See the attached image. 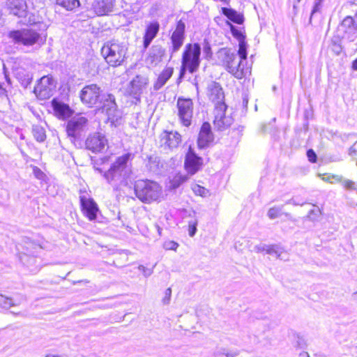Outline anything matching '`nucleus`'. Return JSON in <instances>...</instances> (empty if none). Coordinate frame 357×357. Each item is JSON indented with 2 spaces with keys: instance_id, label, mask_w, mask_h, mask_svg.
<instances>
[{
  "instance_id": "1",
  "label": "nucleus",
  "mask_w": 357,
  "mask_h": 357,
  "mask_svg": "<svg viewBox=\"0 0 357 357\" xmlns=\"http://www.w3.org/2000/svg\"><path fill=\"white\" fill-rule=\"evenodd\" d=\"M79 97L86 107L96 108L98 112L107 116L106 123L117 128L122 124V112L119 109L115 96L105 92L97 84L85 85L79 91Z\"/></svg>"
},
{
  "instance_id": "2",
  "label": "nucleus",
  "mask_w": 357,
  "mask_h": 357,
  "mask_svg": "<svg viewBox=\"0 0 357 357\" xmlns=\"http://www.w3.org/2000/svg\"><path fill=\"white\" fill-rule=\"evenodd\" d=\"M4 10L8 15L20 19L19 24L26 26H37L39 30H46L47 26L40 21L38 16L28 10L26 0H6Z\"/></svg>"
},
{
  "instance_id": "3",
  "label": "nucleus",
  "mask_w": 357,
  "mask_h": 357,
  "mask_svg": "<svg viewBox=\"0 0 357 357\" xmlns=\"http://www.w3.org/2000/svg\"><path fill=\"white\" fill-rule=\"evenodd\" d=\"M30 27L10 30L8 31L6 36L10 43L17 47H41L46 42L47 34L43 35Z\"/></svg>"
},
{
  "instance_id": "4",
  "label": "nucleus",
  "mask_w": 357,
  "mask_h": 357,
  "mask_svg": "<svg viewBox=\"0 0 357 357\" xmlns=\"http://www.w3.org/2000/svg\"><path fill=\"white\" fill-rule=\"evenodd\" d=\"M89 120L86 117L77 114L65 124L66 132L71 143L77 148L84 146V137L87 128Z\"/></svg>"
},
{
  "instance_id": "5",
  "label": "nucleus",
  "mask_w": 357,
  "mask_h": 357,
  "mask_svg": "<svg viewBox=\"0 0 357 357\" xmlns=\"http://www.w3.org/2000/svg\"><path fill=\"white\" fill-rule=\"evenodd\" d=\"M135 196L143 203L150 204L159 201L162 195V187L155 181L146 179L135 182Z\"/></svg>"
},
{
  "instance_id": "6",
  "label": "nucleus",
  "mask_w": 357,
  "mask_h": 357,
  "mask_svg": "<svg viewBox=\"0 0 357 357\" xmlns=\"http://www.w3.org/2000/svg\"><path fill=\"white\" fill-rule=\"evenodd\" d=\"M128 47L124 43L109 40L104 43L100 52L105 61L111 66H119L126 59Z\"/></svg>"
},
{
  "instance_id": "7",
  "label": "nucleus",
  "mask_w": 357,
  "mask_h": 357,
  "mask_svg": "<svg viewBox=\"0 0 357 357\" xmlns=\"http://www.w3.org/2000/svg\"><path fill=\"white\" fill-rule=\"evenodd\" d=\"M202 47L199 43L185 45L182 54L181 63L186 66L190 73H195L201 62Z\"/></svg>"
},
{
  "instance_id": "8",
  "label": "nucleus",
  "mask_w": 357,
  "mask_h": 357,
  "mask_svg": "<svg viewBox=\"0 0 357 357\" xmlns=\"http://www.w3.org/2000/svg\"><path fill=\"white\" fill-rule=\"evenodd\" d=\"M42 247L34 242H26L23 248V251L19 253L18 258L22 264L31 271H38V255L40 252Z\"/></svg>"
},
{
  "instance_id": "9",
  "label": "nucleus",
  "mask_w": 357,
  "mask_h": 357,
  "mask_svg": "<svg viewBox=\"0 0 357 357\" xmlns=\"http://www.w3.org/2000/svg\"><path fill=\"white\" fill-rule=\"evenodd\" d=\"M218 54L220 58H222V61L225 64L227 70L236 78L241 79L243 76V68H241L242 61L239 59L238 62L236 63L237 59L236 50L221 48Z\"/></svg>"
},
{
  "instance_id": "10",
  "label": "nucleus",
  "mask_w": 357,
  "mask_h": 357,
  "mask_svg": "<svg viewBox=\"0 0 357 357\" xmlns=\"http://www.w3.org/2000/svg\"><path fill=\"white\" fill-rule=\"evenodd\" d=\"M56 84V80L52 75H44L37 80L33 92L38 100H47L54 95Z\"/></svg>"
},
{
  "instance_id": "11",
  "label": "nucleus",
  "mask_w": 357,
  "mask_h": 357,
  "mask_svg": "<svg viewBox=\"0 0 357 357\" xmlns=\"http://www.w3.org/2000/svg\"><path fill=\"white\" fill-rule=\"evenodd\" d=\"M133 157L134 155L131 153H126L117 157L111 164L109 169L104 172V178L107 182L111 183L112 181L119 179Z\"/></svg>"
},
{
  "instance_id": "12",
  "label": "nucleus",
  "mask_w": 357,
  "mask_h": 357,
  "mask_svg": "<svg viewBox=\"0 0 357 357\" xmlns=\"http://www.w3.org/2000/svg\"><path fill=\"white\" fill-rule=\"evenodd\" d=\"M185 39V23L183 19L176 22V28L169 37V46L168 52L169 60L177 53L183 45Z\"/></svg>"
},
{
  "instance_id": "13",
  "label": "nucleus",
  "mask_w": 357,
  "mask_h": 357,
  "mask_svg": "<svg viewBox=\"0 0 357 357\" xmlns=\"http://www.w3.org/2000/svg\"><path fill=\"white\" fill-rule=\"evenodd\" d=\"M335 35L354 42L357 38V22L351 16L345 17L337 26Z\"/></svg>"
},
{
  "instance_id": "14",
  "label": "nucleus",
  "mask_w": 357,
  "mask_h": 357,
  "mask_svg": "<svg viewBox=\"0 0 357 357\" xmlns=\"http://www.w3.org/2000/svg\"><path fill=\"white\" fill-rule=\"evenodd\" d=\"M79 204L82 213L89 221L102 222V215L97 203L92 197L79 196Z\"/></svg>"
},
{
  "instance_id": "15",
  "label": "nucleus",
  "mask_w": 357,
  "mask_h": 357,
  "mask_svg": "<svg viewBox=\"0 0 357 357\" xmlns=\"http://www.w3.org/2000/svg\"><path fill=\"white\" fill-rule=\"evenodd\" d=\"M149 84V78L146 75H137L129 82L126 93L135 100V104L141 101V95Z\"/></svg>"
},
{
  "instance_id": "16",
  "label": "nucleus",
  "mask_w": 357,
  "mask_h": 357,
  "mask_svg": "<svg viewBox=\"0 0 357 357\" xmlns=\"http://www.w3.org/2000/svg\"><path fill=\"white\" fill-rule=\"evenodd\" d=\"M207 95L209 99L215 104V111H225L227 105L225 102V93L220 84L212 81L207 86Z\"/></svg>"
},
{
  "instance_id": "17",
  "label": "nucleus",
  "mask_w": 357,
  "mask_h": 357,
  "mask_svg": "<svg viewBox=\"0 0 357 357\" xmlns=\"http://www.w3.org/2000/svg\"><path fill=\"white\" fill-rule=\"evenodd\" d=\"M204 165L202 157L197 154L192 145H190L185 155L184 168L191 175L201 170Z\"/></svg>"
},
{
  "instance_id": "18",
  "label": "nucleus",
  "mask_w": 357,
  "mask_h": 357,
  "mask_svg": "<svg viewBox=\"0 0 357 357\" xmlns=\"http://www.w3.org/2000/svg\"><path fill=\"white\" fill-rule=\"evenodd\" d=\"M178 116L183 126L189 127L191 125L193 102L190 98L179 97L177 100Z\"/></svg>"
},
{
  "instance_id": "19",
  "label": "nucleus",
  "mask_w": 357,
  "mask_h": 357,
  "mask_svg": "<svg viewBox=\"0 0 357 357\" xmlns=\"http://www.w3.org/2000/svg\"><path fill=\"white\" fill-rule=\"evenodd\" d=\"M53 114L59 120L68 121L75 113V110L68 104L57 98H54L50 102Z\"/></svg>"
},
{
  "instance_id": "20",
  "label": "nucleus",
  "mask_w": 357,
  "mask_h": 357,
  "mask_svg": "<svg viewBox=\"0 0 357 357\" xmlns=\"http://www.w3.org/2000/svg\"><path fill=\"white\" fill-rule=\"evenodd\" d=\"M215 139L211 126L208 121H204L200 127L197 139L199 150H205L212 146Z\"/></svg>"
},
{
  "instance_id": "21",
  "label": "nucleus",
  "mask_w": 357,
  "mask_h": 357,
  "mask_svg": "<svg viewBox=\"0 0 357 357\" xmlns=\"http://www.w3.org/2000/svg\"><path fill=\"white\" fill-rule=\"evenodd\" d=\"M105 135L100 132H94L89 135L84 142V146L93 153H99L103 151L107 144Z\"/></svg>"
},
{
  "instance_id": "22",
  "label": "nucleus",
  "mask_w": 357,
  "mask_h": 357,
  "mask_svg": "<svg viewBox=\"0 0 357 357\" xmlns=\"http://www.w3.org/2000/svg\"><path fill=\"white\" fill-rule=\"evenodd\" d=\"M159 31L160 24L156 20L152 21L146 25L143 36L142 52L148 49L153 39L157 36Z\"/></svg>"
},
{
  "instance_id": "23",
  "label": "nucleus",
  "mask_w": 357,
  "mask_h": 357,
  "mask_svg": "<svg viewBox=\"0 0 357 357\" xmlns=\"http://www.w3.org/2000/svg\"><path fill=\"white\" fill-rule=\"evenodd\" d=\"M166 54V49L161 45H153L149 50L146 56V63L152 66H156L160 62Z\"/></svg>"
},
{
  "instance_id": "24",
  "label": "nucleus",
  "mask_w": 357,
  "mask_h": 357,
  "mask_svg": "<svg viewBox=\"0 0 357 357\" xmlns=\"http://www.w3.org/2000/svg\"><path fill=\"white\" fill-rule=\"evenodd\" d=\"M115 0H94L92 8L98 16L107 15L113 11Z\"/></svg>"
},
{
  "instance_id": "25",
  "label": "nucleus",
  "mask_w": 357,
  "mask_h": 357,
  "mask_svg": "<svg viewBox=\"0 0 357 357\" xmlns=\"http://www.w3.org/2000/svg\"><path fill=\"white\" fill-rule=\"evenodd\" d=\"M161 142L167 145L169 149L177 148L181 142V135L177 131L164 130L160 135Z\"/></svg>"
},
{
  "instance_id": "26",
  "label": "nucleus",
  "mask_w": 357,
  "mask_h": 357,
  "mask_svg": "<svg viewBox=\"0 0 357 357\" xmlns=\"http://www.w3.org/2000/svg\"><path fill=\"white\" fill-rule=\"evenodd\" d=\"M225 111H215L216 114L213 124L218 131H223L227 129L233 123L234 120L231 116H227Z\"/></svg>"
},
{
  "instance_id": "27",
  "label": "nucleus",
  "mask_w": 357,
  "mask_h": 357,
  "mask_svg": "<svg viewBox=\"0 0 357 357\" xmlns=\"http://www.w3.org/2000/svg\"><path fill=\"white\" fill-rule=\"evenodd\" d=\"M221 13L225 16L229 22L238 25H243L245 22V17L242 13L238 12L232 8H221Z\"/></svg>"
},
{
  "instance_id": "28",
  "label": "nucleus",
  "mask_w": 357,
  "mask_h": 357,
  "mask_svg": "<svg viewBox=\"0 0 357 357\" xmlns=\"http://www.w3.org/2000/svg\"><path fill=\"white\" fill-rule=\"evenodd\" d=\"M14 75L24 89H28L33 81V74L24 68H17Z\"/></svg>"
},
{
  "instance_id": "29",
  "label": "nucleus",
  "mask_w": 357,
  "mask_h": 357,
  "mask_svg": "<svg viewBox=\"0 0 357 357\" xmlns=\"http://www.w3.org/2000/svg\"><path fill=\"white\" fill-rule=\"evenodd\" d=\"M25 300L23 296L8 297L0 294V308L8 310L11 307L20 305Z\"/></svg>"
},
{
  "instance_id": "30",
  "label": "nucleus",
  "mask_w": 357,
  "mask_h": 357,
  "mask_svg": "<svg viewBox=\"0 0 357 357\" xmlns=\"http://www.w3.org/2000/svg\"><path fill=\"white\" fill-rule=\"evenodd\" d=\"M174 68H165L160 74L158 75L156 81L153 84L154 91L160 90L171 78L173 75Z\"/></svg>"
},
{
  "instance_id": "31",
  "label": "nucleus",
  "mask_w": 357,
  "mask_h": 357,
  "mask_svg": "<svg viewBox=\"0 0 357 357\" xmlns=\"http://www.w3.org/2000/svg\"><path fill=\"white\" fill-rule=\"evenodd\" d=\"M324 0H314L312 8L310 12L307 25L313 26V22L318 23L321 19V9Z\"/></svg>"
},
{
  "instance_id": "32",
  "label": "nucleus",
  "mask_w": 357,
  "mask_h": 357,
  "mask_svg": "<svg viewBox=\"0 0 357 357\" xmlns=\"http://www.w3.org/2000/svg\"><path fill=\"white\" fill-rule=\"evenodd\" d=\"M226 24L229 27L230 33L232 36L236 39L238 42L246 40V34L244 26H237L229 21L226 22Z\"/></svg>"
},
{
  "instance_id": "33",
  "label": "nucleus",
  "mask_w": 357,
  "mask_h": 357,
  "mask_svg": "<svg viewBox=\"0 0 357 357\" xmlns=\"http://www.w3.org/2000/svg\"><path fill=\"white\" fill-rule=\"evenodd\" d=\"M343 39L340 38V36L333 35L331 39L328 48L330 51L335 56H340L343 52V46L342 41Z\"/></svg>"
},
{
  "instance_id": "34",
  "label": "nucleus",
  "mask_w": 357,
  "mask_h": 357,
  "mask_svg": "<svg viewBox=\"0 0 357 357\" xmlns=\"http://www.w3.org/2000/svg\"><path fill=\"white\" fill-rule=\"evenodd\" d=\"M284 205L274 206L269 208L267 213L268 217L271 220H274L279 218L282 214H284L288 219L291 218V215L289 213H282Z\"/></svg>"
},
{
  "instance_id": "35",
  "label": "nucleus",
  "mask_w": 357,
  "mask_h": 357,
  "mask_svg": "<svg viewBox=\"0 0 357 357\" xmlns=\"http://www.w3.org/2000/svg\"><path fill=\"white\" fill-rule=\"evenodd\" d=\"M32 134L34 139L40 143L44 142L47 137L45 128L40 125H33L32 126Z\"/></svg>"
},
{
  "instance_id": "36",
  "label": "nucleus",
  "mask_w": 357,
  "mask_h": 357,
  "mask_svg": "<svg viewBox=\"0 0 357 357\" xmlns=\"http://www.w3.org/2000/svg\"><path fill=\"white\" fill-rule=\"evenodd\" d=\"M285 253L284 248L280 244L268 245V255L275 256L278 259H283L282 255Z\"/></svg>"
},
{
  "instance_id": "37",
  "label": "nucleus",
  "mask_w": 357,
  "mask_h": 357,
  "mask_svg": "<svg viewBox=\"0 0 357 357\" xmlns=\"http://www.w3.org/2000/svg\"><path fill=\"white\" fill-rule=\"evenodd\" d=\"M56 4L70 11L79 8L81 5L79 0H56Z\"/></svg>"
},
{
  "instance_id": "38",
  "label": "nucleus",
  "mask_w": 357,
  "mask_h": 357,
  "mask_svg": "<svg viewBox=\"0 0 357 357\" xmlns=\"http://www.w3.org/2000/svg\"><path fill=\"white\" fill-rule=\"evenodd\" d=\"M248 45L245 40L238 42V50L236 52L238 56L239 59L243 62V60L247 59L248 56Z\"/></svg>"
},
{
  "instance_id": "39",
  "label": "nucleus",
  "mask_w": 357,
  "mask_h": 357,
  "mask_svg": "<svg viewBox=\"0 0 357 357\" xmlns=\"http://www.w3.org/2000/svg\"><path fill=\"white\" fill-rule=\"evenodd\" d=\"M203 54L206 60H210L213 56V52L211 49V43L207 38H204L203 43Z\"/></svg>"
},
{
  "instance_id": "40",
  "label": "nucleus",
  "mask_w": 357,
  "mask_h": 357,
  "mask_svg": "<svg viewBox=\"0 0 357 357\" xmlns=\"http://www.w3.org/2000/svg\"><path fill=\"white\" fill-rule=\"evenodd\" d=\"M313 115V111L311 107L305 109L303 114V130L307 132L309 130V119Z\"/></svg>"
},
{
  "instance_id": "41",
  "label": "nucleus",
  "mask_w": 357,
  "mask_h": 357,
  "mask_svg": "<svg viewBox=\"0 0 357 357\" xmlns=\"http://www.w3.org/2000/svg\"><path fill=\"white\" fill-rule=\"evenodd\" d=\"M198 225V220L197 218H195L194 220H190L188 221V235L190 237H193L197 231V227Z\"/></svg>"
},
{
  "instance_id": "42",
  "label": "nucleus",
  "mask_w": 357,
  "mask_h": 357,
  "mask_svg": "<svg viewBox=\"0 0 357 357\" xmlns=\"http://www.w3.org/2000/svg\"><path fill=\"white\" fill-rule=\"evenodd\" d=\"M243 126H239L237 128H234L229 132L231 137L235 138L236 142H238L240 140V138L243 135L242 132L243 131Z\"/></svg>"
},
{
  "instance_id": "43",
  "label": "nucleus",
  "mask_w": 357,
  "mask_h": 357,
  "mask_svg": "<svg viewBox=\"0 0 357 357\" xmlns=\"http://www.w3.org/2000/svg\"><path fill=\"white\" fill-rule=\"evenodd\" d=\"M306 155L310 162L316 163L317 162V155L312 149H309L308 150H307Z\"/></svg>"
},
{
  "instance_id": "44",
  "label": "nucleus",
  "mask_w": 357,
  "mask_h": 357,
  "mask_svg": "<svg viewBox=\"0 0 357 357\" xmlns=\"http://www.w3.org/2000/svg\"><path fill=\"white\" fill-rule=\"evenodd\" d=\"M321 215V211L319 209H311L307 215V218L311 221H317L318 220V218Z\"/></svg>"
},
{
  "instance_id": "45",
  "label": "nucleus",
  "mask_w": 357,
  "mask_h": 357,
  "mask_svg": "<svg viewBox=\"0 0 357 357\" xmlns=\"http://www.w3.org/2000/svg\"><path fill=\"white\" fill-rule=\"evenodd\" d=\"M218 355H222V357H235L238 355V352L234 351L231 353H227L225 349L221 348L216 351L215 357H217Z\"/></svg>"
},
{
  "instance_id": "46",
  "label": "nucleus",
  "mask_w": 357,
  "mask_h": 357,
  "mask_svg": "<svg viewBox=\"0 0 357 357\" xmlns=\"http://www.w3.org/2000/svg\"><path fill=\"white\" fill-rule=\"evenodd\" d=\"M178 243L174 241H167L163 243L164 249L167 250H176Z\"/></svg>"
},
{
  "instance_id": "47",
  "label": "nucleus",
  "mask_w": 357,
  "mask_h": 357,
  "mask_svg": "<svg viewBox=\"0 0 357 357\" xmlns=\"http://www.w3.org/2000/svg\"><path fill=\"white\" fill-rule=\"evenodd\" d=\"M342 184L347 190H357V183H356L355 182H354L351 180L345 179L342 182Z\"/></svg>"
},
{
  "instance_id": "48",
  "label": "nucleus",
  "mask_w": 357,
  "mask_h": 357,
  "mask_svg": "<svg viewBox=\"0 0 357 357\" xmlns=\"http://www.w3.org/2000/svg\"><path fill=\"white\" fill-rule=\"evenodd\" d=\"M33 173L35 177L40 180H43L46 176L45 174L38 167L35 166L33 168Z\"/></svg>"
},
{
  "instance_id": "49",
  "label": "nucleus",
  "mask_w": 357,
  "mask_h": 357,
  "mask_svg": "<svg viewBox=\"0 0 357 357\" xmlns=\"http://www.w3.org/2000/svg\"><path fill=\"white\" fill-rule=\"evenodd\" d=\"M147 159L149 164L155 165L158 168L160 162V157L152 155L147 156Z\"/></svg>"
},
{
  "instance_id": "50",
  "label": "nucleus",
  "mask_w": 357,
  "mask_h": 357,
  "mask_svg": "<svg viewBox=\"0 0 357 357\" xmlns=\"http://www.w3.org/2000/svg\"><path fill=\"white\" fill-rule=\"evenodd\" d=\"M172 296V289L168 287L165 291V296L162 298V303L164 305H168L170 302Z\"/></svg>"
},
{
  "instance_id": "51",
  "label": "nucleus",
  "mask_w": 357,
  "mask_h": 357,
  "mask_svg": "<svg viewBox=\"0 0 357 357\" xmlns=\"http://www.w3.org/2000/svg\"><path fill=\"white\" fill-rule=\"evenodd\" d=\"M187 70H188L187 66H184V65H183L181 63V68H180V70H179L178 77L177 79V83L178 84H179L181 82H182V80L185 77V73H186Z\"/></svg>"
},
{
  "instance_id": "52",
  "label": "nucleus",
  "mask_w": 357,
  "mask_h": 357,
  "mask_svg": "<svg viewBox=\"0 0 357 357\" xmlns=\"http://www.w3.org/2000/svg\"><path fill=\"white\" fill-rule=\"evenodd\" d=\"M268 245L260 243L259 245H257L255 246L254 249L257 252H265L266 254L267 253Z\"/></svg>"
},
{
  "instance_id": "53",
  "label": "nucleus",
  "mask_w": 357,
  "mask_h": 357,
  "mask_svg": "<svg viewBox=\"0 0 357 357\" xmlns=\"http://www.w3.org/2000/svg\"><path fill=\"white\" fill-rule=\"evenodd\" d=\"M139 270L142 271V274L146 277L150 276L153 273V269L148 268L143 265L139 266Z\"/></svg>"
},
{
  "instance_id": "54",
  "label": "nucleus",
  "mask_w": 357,
  "mask_h": 357,
  "mask_svg": "<svg viewBox=\"0 0 357 357\" xmlns=\"http://www.w3.org/2000/svg\"><path fill=\"white\" fill-rule=\"evenodd\" d=\"M297 338H298V340L296 341V347L300 349L306 348L307 344H306L305 339L300 335H298Z\"/></svg>"
},
{
  "instance_id": "55",
  "label": "nucleus",
  "mask_w": 357,
  "mask_h": 357,
  "mask_svg": "<svg viewBox=\"0 0 357 357\" xmlns=\"http://www.w3.org/2000/svg\"><path fill=\"white\" fill-rule=\"evenodd\" d=\"M242 99H243V107L247 108L248 107V101H249L248 95L246 93H243L242 94Z\"/></svg>"
},
{
  "instance_id": "56",
  "label": "nucleus",
  "mask_w": 357,
  "mask_h": 357,
  "mask_svg": "<svg viewBox=\"0 0 357 357\" xmlns=\"http://www.w3.org/2000/svg\"><path fill=\"white\" fill-rule=\"evenodd\" d=\"M304 203H305V202H297V201H296L295 199H294V198H291V199H289V200H287V201L286 202V204H293V205H294V206H298V205H301V206H302V205H303V204H304Z\"/></svg>"
},
{
  "instance_id": "57",
  "label": "nucleus",
  "mask_w": 357,
  "mask_h": 357,
  "mask_svg": "<svg viewBox=\"0 0 357 357\" xmlns=\"http://www.w3.org/2000/svg\"><path fill=\"white\" fill-rule=\"evenodd\" d=\"M294 131H295V133L296 135H298L300 136L301 132H304V130H303V123H302V126H297L295 128H294Z\"/></svg>"
},
{
  "instance_id": "58",
  "label": "nucleus",
  "mask_w": 357,
  "mask_h": 357,
  "mask_svg": "<svg viewBox=\"0 0 357 357\" xmlns=\"http://www.w3.org/2000/svg\"><path fill=\"white\" fill-rule=\"evenodd\" d=\"M185 213H188L187 216L189 217V218H193L192 220L196 218V212H195V211L192 209V210L188 211L187 210H185Z\"/></svg>"
},
{
  "instance_id": "59",
  "label": "nucleus",
  "mask_w": 357,
  "mask_h": 357,
  "mask_svg": "<svg viewBox=\"0 0 357 357\" xmlns=\"http://www.w3.org/2000/svg\"><path fill=\"white\" fill-rule=\"evenodd\" d=\"M6 90L3 87V83L0 82V97L6 95Z\"/></svg>"
},
{
  "instance_id": "60",
  "label": "nucleus",
  "mask_w": 357,
  "mask_h": 357,
  "mask_svg": "<svg viewBox=\"0 0 357 357\" xmlns=\"http://www.w3.org/2000/svg\"><path fill=\"white\" fill-rule=\"evenodd\" d=\"M3 74H4V77H5V79L7 82V83L8 84H11V80H10V78L9 77V75L7 73L6 70V68L4 67L3 68Z\"/></svg>"
},
{
  "instance_id": "61",
  "label": "nucleus",
  "mask_w": 357,
  "mask_h": 357,
  "mask_svg": "<svg viewBox=\"0 0 357 357\" xmlns=\"http://www.w3.org/2000/svg\"><path fill=\"white\" fill-rule=\"evenodd\" d=\"M351 68L354 71H357V57L351 62Z\"/></svg>"
},
{
  "instance_id": "62",
  "label": "nucleus",
  "mask_w": 357,
  "mask_h": 357,
  "mask_svg": "<svg viewBox=\"0 0 357 357\" xmlns=\"http://www.w3.org/2000/svg\"><path fill=\"white\" fill-rule=\"evenodd\" d=\"M45 357H68L67 355H54V354H46Z\"/></svg>"
},
{
  "instance_id": "63",
  "label": "nucleus",
  "mask_w": 357,
  "mask_h": 357,
  "mask_svg": "<svg viewBox=\"0 0 357 357\" xmlns=\"http://www.w3.org/2000/svg\"><path fill=\"white\" fill-rule=\"evenodd\" d=\"M155 227L157 229V231H158V234L160 236H162V229L158 225V224H155Z\"/></svg>"
},
{
  "instance_id": "64",
  "label": "nucleus",
  "mask_w": 357,
  "mask_h": 357,
  "mask_svg": "<svg viewBox=\"0 0 357 357\" xmlns=\"http://www.w3.org/2000/svg\"><path fill=\"white\" fill-rule=\"evenodd\" d=\"M93 167H94V169H95V171H96V172H98V173H100V174H102V176H104V172H105L102 170V168H100V167H96V165H94V166H93Z\"/></svg>"
}]
</instances>
